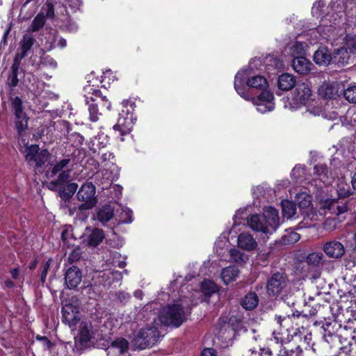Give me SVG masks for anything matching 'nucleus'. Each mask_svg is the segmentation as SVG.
Listing matches in <instances>:
<instances>
[{
  "instance_id": "43",
  "label": "nucleus",
  "mask_w": 356,
  "mask_h": 356,
  "mask_svg": "<svg viewBox=\"0 0 356 356\" xmlns=\"http://www.w3.org/2000/svg\"><path fill=\"white\" fill-rule=\"evenodd\" d=\"M323 254L321 252H312L308 254L307 257V262L313 266H317L323 259Z\"/></svg>"
},
{
  "instance_id": "61",
  "label": "nucleus",
  "mask_w": 356,
  "mask_h": 356,
  "mask_svg": "<svg viewBox=\"0 0 356 356\" xmlns=\"http://www.w3.org/2000/svg\"><path fill=\"white\" fill-rule=\"evenodd\" d=\"M98 104H100L102 106H106V108H107V110L110 111L111 110V104L110 102L108 101V99H106V101H104V102H98Z\"/></svg>"
},
{
  "instance_id": "25",
  "label": "nucleus",
  "mask_w": 356,
  "mask_h": 356,
  "mask_svg": "<svg viewBox=\"0 0 356 356\" xmlns=\"http://www.w3.org/2000/svg\"><path fill=\"white\" fill-rule=\"evenodd\" d=\"M239 275V270L235 266H229L222 269L221 272V279L226 284L234 282Z\"/></svg>"
},
{
  "instance_id": "52",
  "label": "nucleus",
  "mask_w": 356,
  "mask_h": 356,
  "mask_svg": "<svg viewBox=\"0 0 356 356\" xmlns=\"http://www.w3.org/2000/svg\"><path fill=\"white\" fill-rule=\"evenodd\" d=\"M300 239V235L294 232H291L282 236V240L284 243H294L298 241Z\"/></svg>"
},
{
  "instance_id": "27",
  "label": "nucleus",
  "mask_w": 356,
  "mask_h": 356,
  "mask_svg": "<svg viewBox=\"0 0 356 356\" xmlns=\"http://www.w3.org/2000/svg\"><path fill=\"white\" fill-rule=\"evenodd\" d=\"M277 84L280 90H289L296 85V80L294 77L289 74H282L278 78Z\"/></svg>"
},
{
  "instance_id": "63",
  "label": "nucleus",
  "mask_w": 356,
  "mask_h": 356,
  "mask_svg": "<svg viewBox=\"0 0 356 356\" xmlns=\"http://www.w3.org/2000/svg\"><path fill=\"white\" fill-rule=\"evenodd\" d=\"M257 352L256 350H252V349L248 350L245 352V355L243 356H257Z\"/></svg>"
},
{
  "instance_id": "53",
  "label": "nucleus",
  "mask_w": 356,
  "mask_h": 356,
  "mask_svg": "<svg viewBox=\"0 0 356 356\" xmlns=\"http://www.w3.org/2000/svg\"><path fill=\"white\" fill-rule=\"evenodd\" d=\"M325 4L323 1H318L314 3L312 9V13L314 16H320L322 14V9L325 7Z\"/></svg>"
},
{
  "instance_id": "50",
  "label": "nucleus",
  "mask_w": 356,
  "mask_h": 356,
  "mask_svg": "<svg viewBox=\"0 0 356 356\" xmlns=\"http://www.w3.org/2000/svg\"><path fill=\"white\" fill-rule=\"evenodd\" d=\"M82 255V252L81 250V248L79 247L75 248L72 250L70 252L69 257H68V261L70 263H74L78 261Z\"/></svg>"
},
{
  "instance_id": "28",
  "label": "nucleus",
  "mask_w": 356,
  "mask_h": 356,
  "mask_svg": "<svg viewBox=\"0 0 356 356\" xmlns=\"http://www.w3.org/2000/svg\"><path fill=\"white\" fill-rule=\"evenodd\" d=\"M84 90L88 92L90 96L85 95L86 97V103L89 104L90 102L95 103V102H106V96H103L101 91L99 90H93L90 88V86L84 88Z\"/></svg>"
},
{
  "instance_id": "42",
  "label": "nucleus",
  "mask_w": 356,
  "mask_h": 356,
  "mask_svg": "<svg viewBox=\"0 0 356 356\" xmlns=\"http://www.w3.org/2000/svg\"><path fill=\"white\" fill-rule=\"evenodd\" d=\"M88 104V112L89 118L91 122H97L99 120L98 104L97 103H89Z\"/></svg>"
},
{
  "instance_id": "15",
  "label": "nucleus",
  "mask_w": 356,
  "mask_h": 356,
  "mask_svg": "<svg viewBox=\"0 0 356 356\" xmlns=\"http://www.w3.org/2000/svg\"><path fill=\"white\" fill-rule=\"evenodd\" d=\"M82 275L80 270L76 266H72L65 273V284L69 289L76 288L81 281Z\"/></svg>"
},
{
  "instance_id": "41",
  "label": "nucleus",
  "mask_w": 356,
  "mask_h": 356,
  "mask_svg": "<svg viewBox=\"0 0 356 356\" xmlns=\"http://www.w3.org/2000/svg\"><path fill=\"white\" fill-rule=\"evenodd\" d=\"M45 24V17L43 14L37 15L33 19L32 24L30 26L31 31L33 32L37 31L42 29Z\"/></svg>"
},
{
  "instance_id": "54",
  "label": "nucleus",
  "mask_w": 356,
  "mask_h": 356,
  "mask_svg": "<svg viewBox=\"0 0 356 356\" xmlns=\"http://www.w3.org/2000/svg\"><path fill=\"white\" fill-rule=\"evenodd\" d=\"M24 58H21V56L18 54H15L14 61L13 63V65L11 67V72H15L18 73V70L19 69L20 65H21V60Z\"/></svg>"
},
{
  "instance_id": "58",
  "label": "nucleus",
  "mask_w": 356,
  "mask_h": 356,
  "mask_svg": "<svg viewBox=\"0 0 356 356\" xmlns=\"http://www.w3.org/2000/svg\"><path fill=\"white\" fill-rule=\"evenodd\" d=\"M50 263H51V261L49 260L45 263V264L43 266V270H42V272L41 274V280L42 282H44L46 279L47 274L48 270L50 266Z\"/></svg>"
},
{
  "instance_id": "6",
  "label": "nucleus",
  "mask_w": 356,
  "mask_h": 356,
  "mask_svg": "<svg viewBox=\"0 0 356 356\" xmlns=\"http://www.w3.org/2000/svg\"><path fill=\"white\" fill-rule=\"evenodd\" d=\"M24 153L26 161L30 164H35L37 167L42 166L49 156L47 149L40 150L36 145L26 147Z\"/></svg>"
},
{
  "instance_id": "39",
  "label": "nucleus",
  "mask_w": 356,
  "mask_h": 356,
  "mask_svg": "<svg viewBox=\"0 0 356 356\" xmlns=\"http://www.w3.org/2000/svg\"><path fill=\"white\" fill-rule=\"evenodd\" d=\"M111 346L117 349L119 353L123 354L129 349V342L124 338H118L112 341Z\"/></svg>"
},
{
  "instance_id": "31",
  "label": "nucleus",
  "mask_w": 356,
  "mask_h": 356,
  "mask_svg": "<svg viewBox=\"0 0 356 356\" xmlns=\"http://www.w3.org/2000/svg\"><path fill=\"white\" fill-rule=\"evenodd\" d=\"M229 254L230 256V261L239 265L245 264L249 259L248 254L236 248H231L229 251Z\"/></svg>"
},
{
  "instance_id": "12",
  "label": "nucleus",
  "mask_w": 356,
  "mask_h": 356,
  "mask_svg": "<svg viewBox=\"0 0 356 356\" xmlns=\"http://www.w3.org/2000/svg\"><path fill=\"white\" fill-rule=\"evenodd\" d=\"M323 250L331 259H340L345 254L344 245L337 240L325 242L323 245Z\"/></svg>"
},
{
  "instance_id": "2",
  "label": "nucleus",
  "mask_w": 356,
  "mask_h": 356,
  "mask_svg": "<svg viewBox=\"0 0 356 356\" xmlns=\"http://www.w3.org/2000/svg\"><path fill=\"white\" fill-rule=\"evenodd\" d=\"M95 186L91 182H86L83 184L78 191L76 194L77 199L83 202V203L78 207H74L69 209V213L70 216L76 214L79 216V219L84 220L87 218V215L83 213L92 209L96 204Z\"/></svg>"
},
{
  "instance_id": "9",
  "label": "nucleus",
  "mask_w": 356,
  "mask_h": 356,
  "mask_svg": "<svg viewBox=\"0 0 356 356\" xmlns=\"http://www.w3.org/2000/svg\"><path fill=\"white\" fill-rule=\"evenodd\" d=\"M22 100L19 97L11 99V106L15 117V127L19 134H21L28 126V117L24 112Z\"/></svg>"
},
{
  "instance_id": "29",
  "label": "nucleus",
  "mask_w": 356,
  "mask_h": 356,
  "mask_svg": "<svg viewBox=\"0 0 356 356\" xmlns=\"http://www.w3.org/2000/svg\"><path fill=\"white\" fill-rule=\"evenodd\" d=\"M277 356H302V350L300 346H293L287 343L286 346L281 347Z\"/></svg>"
},
{
  "instance_id": "14",
  "label": "nucleus",
  "mask_w": 356,
  "mask_h": 356,
  "mask_svg": "<svg viewBox=\"0 0 356 356\" xmlns=\"http://www.w3.org/2000/svg\"><path fill=\"white\" fill-rule=\"evenodd\" d=\"M295 99L298 102L305 104L312 99V91L308 82H302L297 84L294 92Z\"/></svg>"
},
{
  "instance_id": "20",
  "label": "nucleus",
  "mask_w": 356,
  "mask_h": 356,
  "mask_svg": "<svg viewBox=\"0 0 356 356\" xmlns=\"http://www.w3.org/2000/svg\"><path fill=\"white\" fill-rule=\"evenodd\" d=\"M79 325V334L81 343H86L90 341L92 337L93 332L90 322L80 321Z\"/></svg>"
},
{
  "instance_id": "47",
  "label": "nucleus",
  "mask_w": 356,
  "mask_h": 356,
  "mask_svg": "<svg viewBox=\"0 0 356 356\" xmlns=\"http://www.w3.org/2000/svg\"><path fill=\"white\" fill-rule=\"evenodd\" d=\"M132 222V211L129 209H123L120 215V218L118 224L121 223H130Z\"/></svg>"
},
{
  "instance_id": "5",
  "label": "nucleus",
  "mask_w": 356,
  "mask_h": 356,
  "mask_svg": "<svg viewBox=\"0 0 356 356\" xmlns=\"http://www.w3.org/2000/svg\"><path fill=\"white\" fill-rule=\"evenodd\" d=\"M159 337V332L154 326L141 329L134 339L135 345L140 349H145L153 346Z\"/></svg>"
},
{
  "instance_id": "34",
  "label": "nucleus",
  "mask_w": 356,
  "mask_h": 356,
  "mask_svg": "<svg viewBox=\"0 0 356 356\" xmlns=\"http://www.w3.org/2000/svg\"><path fill=\"white\" fill-rule=\"evenodd\" d=\"M282 214L284 218L289 219L296 213V204L289 200H283L282 202Z\"/></svg>"
},
{
  "instance_id": "49",
  "label": "nucleus",
  "mask_w": 356,
  "mask_h": 356,
  "mask_svg": "<svg viewBox=\"0 0 356 356\" xmlns=\"http://www.w3.org/2000/svg\"><path fill=\"white\" fill-rule=\"evenodd\" d=\"M273 99V93L268 90H264L254 100L266 103H272Z\"/></svg>"
},
{
  "instance_id": "16",
  "label": "nucleus",
  "mask_w": 356,
  "mask_h": 356,
  "mask_svg": "<svg viewBox=\"0 0 356 356\" xmlns=\"http://www.w3.org/2000/svg\"><path fill=\"white\" fill-rule=\"evenodd\" d=\"M314 174L316 176L314 180L315 185H318L317 181L323 183V185H328L331 181L330 172L325 164L318 163L314 168Z\"/></svg>"
},
{
  "instance_id": "59",
  "label": "nucleus",
  "mask_w": 356,
  "mask_h": 356,
  "mask_svg": "<svg viewBox=\"0 0 356 356\" xmlns=\"http://www.w3.org/2000/svg\"><path fill=\"white\" fill-rule=\"evenodd\" d=\"M71 236V230H70L67 228L64 229L61 233V238L64 243H65L66 241H67Z\"/></svg>"
},
{
  "instance_id": "8",
  "label": "nucleus",
  "mask_w": 356,
  "mask_h": 356,
  "mask_svg": "<svg viewBox=\"0 0 356 356\" xmlns=\"http://www.w3.org/2000/svg\"><path fill=\"white\" fill-rule=\"evenodd\" d=\"M324 339L337 353L347 354L351 351L350 339L341 334H334L328 332V334H325Z\"/></svg>"
},
{
  "instance_id": "19",
  "label": "nucleus",
  "mask_w": 356,
  "mask_h": 356,
  "mask_svg": "<svg viewBox=\"0 0 356 356\" xmlns=\"http://www.w3.org/2000/svg\"><path fill=\"white\" fill-rule=\"evenodd\" d=\"M35 42V38L30 33L24 34L19 42V47L17 54L21 56V58L26 57L31 51Z\"/></svg>"
},
{
  "instance_id": "17",
  "label": "nucleus",
  "mask_w": 356,
  "mask_h": 356,
  "mask_svg": "<svg viewBox=\"0 0 356 356\" xmlns=\"http://www.w3.org/2000/svg\"><path fill=\"white\" fill-rule=\"evenodd\" d=\"M314 61L318 65L327 66L332 63V54L327 47H319L314 54Z\"/></svg>"
},
{
  "instance_id": "46",
  "label": "nucleus",
  "mask_w": 356,
  "mask_h": 356,
  "mask_svg": "<svg viewBox=\"0 0 356 356\" xmlns=\"http://www.w3.org/2000/svg\"><path fill=\"white\" fill-rule=\"evenodd\" d=\"M101 175L102 177V180L99 183H98L99 185H102V188H107L108 186L111 185L112 180L109 179L111 175V172L108 170H102L101 172Z\"/></svg>"
},
{
  "instance_id": "22",
  "label": "nucleus",
  "mask_w": 356,
  "mask_h": 356,
  "mask_svg": "<svg viewBox=\"0 0 356 356\" xmlns=\"http://www.w3.org/2000/svg\"><path fill=\"white\" fill-rule=\"evenodd\" d=\"M311 63L304 56L294 58L292 66L296 72L305 74L310 70Z\"/></svg>"
},
{
  "instance_id": "4",
  "label": "nucleus",
  "mask_w": 356,
  "mask_h": 356,
  "mask_svg": "<svg viewBox=\"0 0 356 356\" xmlns=\"http://www.w3.org/2000/svg\"><path fill=\"white\" fill-rule=\"evenodd\" d=\"M71 163L72 161L70 158H65L56 161L51 165L50 170L51 177L55 176L57 174H58V176L56 181L51 182V184L54 186L61 185L70 180L72 166Z\"/></svg>"
},
{
  "instance_id": "62",
  "label": "nucleus",
  "mask_w": 356,
  "mask_h": 356,
  "mask_svg": "<svg viewBox=\"0 0 356 356\" xmlns=\"http://www.w3.org/2000/svg\"><path fill=\"white\" fill-rule=\"evenodd\" d=\"M111 157H113V154L110 152L105 153L102 155V159L103 161H106L107 160H110Z\"/></svg>"
},
{
  "instance_id": "13",
  "label": "nucleus",
  "mask_w": 356,
  "mask_h": 356,
  "mask_svg": "<svg viewBox=\"0 0 356 356\" xmlns=\"http://www.w3.org/2000/svg\"><path fill=\"white\" fill-rule=\"evenodd\" d=\"M257 242L253 236L248 232H243L238 236L237 246L243 250L251 252L257 248Z\"/></svg>"
},
{
  "instance_id": "32",
  "label": "nucleus",
  "mask_w": 356,
  "mask_h": 356,
  "mask_svg": "<svg viewBox=\"0 0 356 356\" xmlns=\"http://www.w3.org/2000/svg\"><path fill=\"white\" fill-rule=\"evenodd\" d=\"M247 85L252 88L265 90L268 87V82L262 76H254L248 79Z\"/></svg>"
},
{
  "instance_id": "64",
  "label": "nucleus",
  "mask_w": 356,
  "mask_h": 356,
  "mask_svg": "<svg viewBox=\"0 0 356 356\" xmlns=\"http://www.w3.org/2000/svg\"><path fill=\"white\" fill-rule=\"evenodd\" d=\"M352 186L354 190H356V172L353 174L351 180Z\"/></svg>"
},
{
  "instance_id": "18",
  "label": "nucleus",
  "mask_w": 356,
  "mask_h": 356,
  "mask_svg": "<svg viewBox=\"0 0 356 356\" xmlns=\"http://www.w3.org/2000/svg\"><path fill=\"white\" fill-rule=\"evenodd\" d=\"M350 54L348 49L345 47H341L334 49L332 54V63L339 67H343L349 63Z\"/></svg>"
},
{
  "instance_id": "57",
  "label": "nucleus",
  "mask_w": 356,
  "mask_h": 356,
  "mask_svg": "<svg viewBox=\"0 0 356 356\" xmlns=\"http://www.w3.org/2000/svg\"><path fill=\"white\" fill-rule=\"evenodd\" d=\"M18 73L11 72L9 79H10V85L13 87H15L18 83Z\"/></svg>"
},
{
  "instance_id": "44",
  "label": "nucleus",
  "mask_w": 356,
  "mask_h": 356,
  "mask_svg": "<svg viewBox=\"0 0 356 356\" xmlns=\"http://www.w3.org/2000/svg\"><path fill=\"white\" fill-rule=\"evenodd\" d=\"M254 104L257 105V111L261 113H264L267 111H271L274 109V105L273 103H266L254 100Z\"/></svg>"
},
{
  "instance_id": "55",
  "label": "nucleus",
  "mask_w": 356,
  "mask_h": 356,
  "mask_svg": "<svg viewBox=\"0 0 356 356\" xmlns=\"http://www.w3.org/2000/svg\"><path fill=\"white\" fill-rule=\"evenodd\" d=\"M24 58H21V56L18 54H15L14 61L13 63V65L11 67V72H15L18 73V70L19 69L20 65H21V60Z\"/></svg>"
},
{
  "instance_id": "36",
  "label": "nucleus",
  "mask_w": 356,
  "mask_h": 356,
  "mask_svg": "<svg viewBox=\"0 0 356 356\" xmlns=\"http://www.w3.org/2000/svg\"><path fill=\"white\" fill-rule=\"evenodd\" d=\"M312 202V197L306 193H298L295 197V204L300 209H306L309 207Z\"/></svg>"
},
{
  "instance_id": "37",
  "label": "nucleus",
  "mask_w": 356,
  "mask_h": 356,
  "mask_svg": "<svg viewBox=\"0 0 356 356\" xmlns=\"http://www.w3.org/2000/svg\"><path fill=\"white\" fill-rule=\"evenodd\" d=\"M78 184L76 183H70L66 185L60 191V195L62 199L68 200L72 197L77 190Z\"/></svg>"
},
{
  "instance_id": "40",
  "label": "nucleus",
  "mask_w": 356,
  "mask_h": 356,
  "mask_svg": "<svg viewBox=\"0 0 356 356\" xmlns=\"http://www.w3.org/2000/svg\"><path fill=\"white\" fill-rule=\"evenodd\" d=\"M306 47L305 43L296 41L290 47V52L294 58L302 56L305 54Z\"/></svg>"
},
{
  "instance_id": "24",
  "label": "nucleus",
  "mask_w": 356,
  "mask_h": 356,
  "mask_svg": "<svg viewBox=\"0 0 356 356\" xmlns=\"http://www.w3.org/2000/svg\"><path fill=\"white\" fill-rule=\"evenodd\" d=\"M133 124L131 118L120 117L116 124L113 126L115 131H119L122 136L130 133L132 129Z\"/></svg>"
},
{
  "instance_id": "60",
  "label": "nucleus",
  "mask_w": 356,
  "mask_h": 356,
  "mask_svg": "<svg viewBox=\"0 0 356 356\" xmlns=\"http://www.w3.org/2000/svg\"><path fill=\"white\" fill-rule=\"evenodd\" d=\"M200 356H216V351L212 348H205Z\"/></svg>"
},
{
  "instance_id": "11",
  "label": "nucleus",
  "mask_w": 356,
  "mask_h": 356,
  "mask_svg": "<svg viewBox=\"0 0 356 356\" xmlns=\"http://www.w3.org/2000/svg\"><path fill=\"white\" fill-rule=\"evenodd\" d=\"M323 208L327 209L330 213L337 216L339 220H342L345 218V217H342V219H341L340 216L349 210L346 202H344L343 200H340L336 199L325 200L323 204Z\"/></svg>"
},
{
  "instance_id": "33",
  "label": "nucleus",
  "mask_w": 356,
  "mask_h": 356,
  "mask_svg": "<svg viewBox=\"0 0 356 356\" xmlns=\"http://www.w3.org/2000/svg\"><path fill=\"white\" fill-rule=\"evenodd\" d=\"M104 238L103 231L99 229H95L88 237V244L92 247L97 246Z\"/></svg>"
},
{
  "instance_id": "56",
  "label": "nucleus",
  "mask_w": 356,
  "mask_h": 356,
  "mask_svg": "<svg viewBox=\"0 0 356 356\" xmlns=\"http://www.w3.org/2000/svg\"><path fill=\"white\" fill-rule=\"evenodd\" d=\"M347 47L349 49L350 53L356 54V39H351L348 40Z\"/></svg>"
},
{
  "instance_id": "7",
  "label": "nucleus",
  "mask_w": 356,
  "mask_h": 356,
  "mask_svg": "<svg viewBox=\"0 0 356 356\" xmlns=\"http://www.w3.org/2000/svg\"><path fill=\"white\" fill-rule=\"evenodd\" d=\"M288 284L286 276L282 273H275L268 280L266 292L269 296L277 297L286 289Z\"/></svg>"
},
{
  "instance_id": "23",
  "label": "nucleus",
  "mask_w": 356,
  "mask_h": 356,
  "mask_svg": "<svg viewBox=\"0 0 356 356\" xmlns=\"http://www.w3.org/2000/svg\"><path fill=\"white\" fill-rule=\"evenodd\" d=\"M241 306L245 310H253L259 304V297L254 291L248 292L241 300Z\"/></svg>"
},
{
  "instance_id": "21",
  "label": "nucleus",
  "mask_w": 356,
  "mask_h": 356,
  "mask_svg": "<svg viewBox=\"0 0 356 356\" xmlns=\"http://www.w3.org/2000/svg\"><path fill=\"white\" fill-rule=\"evenodd\" d=\"M300 316H302V312L298 311L293 312L291 314H287L285 316L275 315V321L276 322L277 325L280 326V327L286 328L288 330L293 323V318H294L296 316L299 317Z\"/></svg>"
},
{
  "instance_id": "30",
  "label": "nucleus",
  "mask_w": 356,
  "mask_h": 356,
  "mask_svg": "<svg viewBox=\"0 0 356 356\" xmlns=\"http://www.w3.org/2000/svg\"><path fill=\"white\" fill-rule=\"evenodd\" d=\"M318 95L325 99H332L337 95L335 87L328 83H324L318 88Z\"/></svg>"
},
{
  "instance_id": "26",
  "label": "nucleus",
  "mask_w": 356,
  "mask_h": 356,
  "mask_svg": "<svg viewBox=\"0 0 356 356\" xmlns=\"http://www.w3.org/2000/svg\"><path fill=\"white\" fill-rule=\"evenodd\" d=\"M114 209L110 205L103 206L97 213V219L104 225L113 218Z\"/></svg>"
},
{
  "instance_id": "45",
  "label": "nucleus",
  "mask_w": 356,
  "mask_h": 356,
  "mask_svg": "<svg viewBox=\"0 0 356 356\" xmlns=\"http://www.w3.org/2000/svg\"><path fill=\"white\" fill-rule=\"evenodd\" d=\"M343 96L350 103H356V86L348 87L344 90Z\"/></svg>"
},
{
  "instance_id": "48",
  "label": "nucleus",
  "mask_w": 356,
  "mask_h": 356,
  "mask_svg": "<svg viewBox=\"0 0 356 356\" xmlns=\"http://www.w3.org/2000/svg\"><path fill=\"white\" fill-rule=\"evenodd\" d=\"M344 119L348 124L356 127V111L355 109H348Z\"/></svg>"
},
{
  "instance_id": "1",
  "label": "nucleus",
  "mask_w": 356,
  "mask_h": 356,
  "mask_svg": "<svg viewBox=\"0 0 356 356\" xmlns=\"http://www.w3.org/2000/svg\"><path fill=\"white\" fill-rule=\"evenodd\" d=\"M247 222L255 232L271 234L280 225L278 211L271 207H265L262 215H252L248 218Z\"/></svg>"
},
{
  "instance_id": "38",
  "label": "nucleus",
  "mask_w": 356,
  "mask_h": 356,
  "mask_svg": "<svg viewBox=\"0 0 356 356\" xmlns=\"http://www.w3.org/2000/svg\"><path fill=\"white\" fill-rule=\"evenodd\" d=\"M201 290L205 296H210L217 292L218 286L213 282L205 280L201 284Z\"/></svg>"
},
{
  "instance_id": "51",
  "label": "nucleus",
  "mask_w": 356,
  "mask_h": 356,
  "mask_svg": "<svg viewBox=\"0 0 356 356\" xmlns=\"http://www.w3.org/2000/svg\"><path fill=\"white\" fill-rule=\"evenodd\" d=\"M243 81L242 79L239 77V74L238 73L235 76V82H234V88L241 97L246 98L244 93V89L243 88Z\"/></svg>"
},
{
  "instance_id": "3",
  "label": "nucleus",
  "mask_w": 356,
  "mask_h": 356,
  "mask_svg": "<svg viewBox=\"0 0 356 356\" xmlns=\"http://www.w3.org/2000/svg\"><path fill=\"white\" fill-rule=\"evenodd\" d=\"M188 314V312L179 304L169 305L160 310L159 320L164 325L178 327L186 321Z\"/></svg>"
},
{
  "instance_id": "10",
  "label": "nucleus",
  "mask_w": 356,
  "mask_h": 356,
  "mask_svg": "<svg viewBox=\"0 0 356 356\" xmlns=\"http://www.w3.org/2000/svg\"><path fill=\"white\" fill-rule=\"evenodd\" d=\"M63 322L69 325L72 330L76 329L80 322L79 308L72 304H66L62 308Z\"/></svg>"
},
{
  "instance_id": "35",
  "label": "nucleus",
  "mask_w": 356,
  "mask_h": 356,
  "mask_svg": "<svg viewBox=\"0 0 356 356\" xmlns=\"http://www.w3.org/2000/svg\"><path fill=\"white\" fill-rule=\"evenodd\" d=\"M336 191L341 198H346L352 194V191L348 184L343 179H339L337 181Z\"/></svg>"
}]
</instances>
